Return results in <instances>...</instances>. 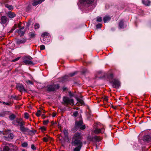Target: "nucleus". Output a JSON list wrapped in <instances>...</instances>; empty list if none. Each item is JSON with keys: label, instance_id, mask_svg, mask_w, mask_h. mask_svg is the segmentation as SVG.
<instances>
[{"label": "nucleus", "instance_id": "nucleus-24", "mask_svg": "<svg viewBox=\"0 0 151 151\" xmlns=\"http://www.w3.org/2000/svg\"><path fill=\"white\" fill-rule=\"evenodd\" d=\"M6 145L3 148V151H9V147L8 146V145H9V144L8 143H6Z\"/></svg>", "mask_w": 151, "mask_h": 151}, {"label": "nucleus", "instance_id": "nucleus-20", "mask_svg": "<svg viewBox=\"0 0 151 151\" xmlns=\"http://www.w3.org/2000/svg\"><path fill=\"white\" fill-rule=\"evenodd\" d=\"M143 4L146 6H149L150 5L151 2L149 0H142Z\"/></svg>", "mask_w": 151, "mask_h": 151}, {"label": "nucleus", "instance_id": "nucleus-29", "mask_svg": "<svg viewBox=\"0 0 151 151\" xmlns=\"http://www.w3.org/2000/svg\"><path fill=\"white\" fill-rule=\"evenodd\" d=\"M63 132L64 133V135L66 137L68 135V132L67 130L65 129H64L63 131Z\"/></svg>", "mask_w": 151, "mask_h": 151}, {"label": "nucleus", "instance_id": "nucleus-7", "mask_svg": "<svg viewBox=\"0 0 151 151\" xmlns=\"http://www.w3.org/2000/svg\"><path fill=\"white\" fill-rule=\"evenodd\" d=\"M59 87L58 84H51L47 86V90L49 92L53 91L58 89Z\"/></svg>", "mask_w": 151, "mask_h": 151}, {"label": "nucleus", "instance_id": "nucleus-56", "mask_svg": "<svg viewBox=\"0 0 151 151\" xmlns=\"http://www.w3.org/2000/svg\"><path fill=\"white\" fill-rule=\"evenodd\" d=\"M5 133H6L5 132H4V134L5 135Z\"/></svg>", "mask_w": 151, "mask_h": 151}, {"label": "nucleus", "instance_id": "nucleus-30", "mask_svg": "<svg viewBox=\"0 0 151 151\" xmlns=\"http://www.w3.org/2000/svg\"><path fill=\"white\" fill-rule=\"evenodd\" d=\"M102 26V24L101 23H99L96 25V27L97 29H100Z\"/></svg>", "mask_w": 151, "mask_h": 151}, {"label": "nucleus", "instance_id": "nucleus-47", "mask_svg": "<svg viewBox=\"0 0 151 151\" xmlns=\"http://www.w3.org/2000/svg\"><path fill=\"white\" fill-rule=\"evenodd\" d=\"M98 3H99V0H95V6H96V5H97V4Z\"/></svg>", "mask_w": 151, "mask_h": 151}, {"label": "nucleus", "instance_id": "nucleus-6", "mask_svg": "<svg viewBox=\"0 0 151 151\" xmlns=\"http://www.w3.org/2000/svg\"><path fill=\"white\" fill-rule=\"evenodd\" d=\"M94 0H80V4L83 6L87 7L91 6Z\"/></svg>", "mask_w": 151, "mask_h": 151}, {"label": "nucleus", "instance_id": "nucleus-34", "mask_svg": "<svg viewBox=\"0 0 151 151\" xmlns=\"http://www.w3.org/2000/svg\"><path fill=\"white\" fill-rule=\"evenodd\" d=\"M41 112V111L40 110L38 111L37 112L36 114V115L37 116H39L41 114H40Z\"/></svg>", "mask_w": 151, "mask_h": 151}, {"label": "nucleus", "instance_id": "nucleus-50", "mask_svg": "<svg viewBox=\"0 0 151 151\" xmlns=\"http://www.w3.org/2000/svg\"><path fill=\"white\" fill-rule=\"evenodd\" d=\"M6 104L7 105H10L11 103L6 102Z\"/></svg>", "mask_w": 151, "mask_h": 151}, {"label": "nucleus", "instance_id": "nucleus-21", "mask_svg": "<svg viewBox=\"0 0 151 151\" xmlns=\"http://www.w3.org/2000/svg\"><path fill=\"white\" fill-rule=\"evenodd\" d=\"M45 0H39L38 1H34L32 3V5L34 6H35L38 5L39 4H40L42 1H44Z\"/></svg>", "mask_w": 151, "mask_h": 151}, {"label": "nucleus", "instance_id": "nucleus-5", "mask_svg": "<svg viewBox=\"0 0 151 151\" xmlns=\"http://www.w3.org/2000/svg\"><path fill=\"white\" fill-rule=\"evenodd\" d=\"M63 104L66 106L70 104L73 105L74 104V101L73 99H70L67 97H64L63 98Z\"/></svg>", "mask_w": 151, "mask_h": 151}, {"label": "nucleus", "instance_id": "nucleus-19", "mask_svg": "<svg viewBox=\"0 0 151 151\" xmlns=\"http://www.w3.org/2000/svg\"><path fill=\"white\" fill-rule=\"evenodd\" d=\"M111 19V17L109 16H106L103 18V20L104 23H106L109 21Z\"/></svg>", "mask_w": 151, "mask_h": 151}, {"label": "nucleus", "instance_id": "nucleus-16", "mask_svg": "<svg viewBox=\"0 0 151 151\" xmlns=\"http://www.w3.org/2000/svg\"><path fill=\"white\" fill-rule=\"evenodd\" d=\"M16 88L19 91L21 92L23 91H26L23 86L21 84H17V85Z\"/></svg>", "mask_w": 151, "mask_h": 151}, {"label": "nucleus", "instance_id": "nucleus-52", "mask_svg": "<svg viewBox=\"0 0 151 151\" xmlns=\"http://www.w3.org/2000/svg\"><path fill=\"white\" fill-rule=\"evenodd\" d=\"M105 99V101H108V99H107V98H106V97L105 98V99Z\"/></svg>", "mask_w": 151, "mask_h": 151}, {"label": "nucleus", "instance_id": "nucleus-26", "mask_svg": "<svg viewBox=\"0 0 151 151\" xmlns=\"http://www.w3.org/2000/svg\"><path fill=\"white\" fill-rule=\"evenodd\" d=\"M16 116L13 114H12L9 116V118L11 120H14Z\"/></svg>", "mask_w": 151, "mask_h": 151}, {"label": "nucleus", "instance_id": "nucleus-14", "mask_svg": "<svg viewBox=\"0 0 151 151\" xmlns=\"http://www.w3.org/2000/svg\"><path fill=\"white\" fill-rule=\"evenodd\" d=\"M4 137L6 140L9 141L13 139L14 135L12 133H8L4 136Z\"/></svg>", "mask_w": 151, "mask_h": 151}, {"label": "nucleus", "instance_id": "nucleus-2", "mask_svg": "<svg viewBox=\"0 0 151 151\" xmlns=\"http://www.w3.org/2000/svg\"><path fill=\"white\" fill-rule=\"evenodd\" d=\"M113 77L112 74H110L108 78L109 83L111 84L113 88H119L120 86V83L117 79L113 78Z\"/></svg>", "mask_w": 151, "mask_h": 151}, {"label": "nucleus", "instance_id": "nucleus-22", "mask_svg": "<svg viewBox=\"0 0 151 151\" xmlns=\"http://www.w3.org/2000/svg\"><path fill=\"white\" fill-rule=\"evenodd\" d=\"M8 15L10 18H12L14 17L16 14L14 13L10 12L8 13Z\"/></svg>", "mask_w": 151, "mask_h": 151}, {"label": "nucleus", "instance_id": "nucleus-8", "mask_svg": "<svg viewBox=\"0 0 151 151\" xmlns=\"http://www.w3.org/2000/svg\"><path fill=\"white\" fill-rule=\"evenodd\" d=\"M25 124L24 122L22 124H21L20 127V130L23 133L25 134H28L32 131L30 130L27 127H25L24 126Z\"/></svg>", "mask_w": 151, "mask_h": 151}, {"label": "nucleus", "instance_id": "nucleus-1", "mask_svg": "<svg viewBox=\"0 0 151 151\" xmlns=\"http://www.w3.org/2000/svg\"><path fill=\"white\" fill-rule=\"evenodd\" d=\"M83 135L79 132H76L72 138L71 144L73 146H77L73 151H80L83 145Z\"/></svg>", "mask_w": 151, "mask_h": 151}, {"label": "nucleus", "instance_id": "nucleus-35", "mask_svg": "<svg viewBox=\"0 0 151 151\" xmlns=\"http://www.w3.org/2000/svg\"><path fill=\"white\" fill-rule=\"evenodd\" d=\"M28 144L26 142H24L22 143V146L23 147H26L27 146Z\"/></svg>", "mask_w": 151, "mask_h": 151}, {"label": "nucleus", "instance_id": "nucleus-9", "mask_svg": "<svg viewBox=\"0 0 151 151\" xmlns=\"http://www.w3.org/2000/svg\"><path fill=\"white\" fill-rule=\"evenodd\" d=\"M24 122L23 121L21 118H17L15 120H14L12 123L14 125L17 126H21V124H22Z\"/></svg>", "mask_w": 151, "mask_h": 151}, {"label": "nucleus", "instance_id": "nucleus-11", "mask_svg": "<svg viewBox=\"0 0 151 151\" xmlns=\"http://www.w3.org/2000/svg\"><path fill=\"white\" fill-rule=\"evenodd\" d=\"M32 58L30 56L25 57L24 60L23 62L26 65H31L33 62L31 61Z\"/></svg>", "mask_w": 151, "mask_h": 151}, {"label": "nucleus", "instance_id": "nucleus-42", "mask_svg": "<svg viewBox=\"0 0 151 151\" xmlns=\"http://www.w3.org/2000/svg\"><path fill=\"white\" fill-rule=\"evenodd\" d=\"M43 140L44 142H47L48 141V139L47 137H44L43 138Z\"/></svg>", "mask_w": 151, "mask_h": 151}, {"label": "nucleus", "instance_id": "nucleus-36", "mask_svg": "<svg viewBox=\"0 0 151 151\" xmlns=\"http://www.w3.org/2000/svg\"><path fill=\"white\" fill-rule=\"evenodd\" d=\"M17 27V25L15 24L14 27L10 31V32H12L13 30H14Z\"/></svg>", "mask_w": 151, "mask_h": 151}, {"label": "nucleus", "instance_id": "nucleus-49", "mask_svg": "<svg viewBox=\"0 0 151 151\" xmlns=\"http://www.w3.org/2000/svg\"><path fill=\"white\" fill-rule=\"evenodd\" d=\"M21 23H20V24H18V27L20 28V29L22 27H21Z\"/></svg>", "mask_w": 151, "mask_h": 151}, {"label": "nucleus", "instance_id": "nucleus-48", "mask_svg": "<svg viewBox=\"0 0 151 151\" xmlns=\"http://www.w3.org/2000/svg\"><path fill=\"white\" fill-rule=\"evenodd\" d=\"M27 83H30V84H32V82L31 81H30V80H28L27 81Z\"/></svg>", "mask_w": 151, "mask_h": 151}, {"label": "nucleus", "instance_id": "nucleus-38", "mask_svg": "<svg viewBox=\"0 0 151 151\" xmlns=\"http://www.w3.org/2000/svg\"><path fill=\"white\" fill-rule=\"evenodd\" d=\"M77 100L78 102H79L81 104H83V101L80 99H77Z\"/></svg>", "mask_w": 151, "mask_h": 151}, {"label": "nucleus", "instance_id": "nucleus-40", "mask_svg": "<svg viewBox=\"0 0 151 151\" xmlns=\"http://www.w3.org/2000/svg\"><path fill=\"white\" fill-rule=\"evenodd\" d=\"M78 114V112L77 111H75L73 113V115L74 116L76 117L77 116Z\"/></svg>", "mask_w": 151, "mask_h": 151}, {"label": "nucleus", "instance_id": "nucleus-39", "mask_svg": "<svg viewBox=\"0 0 151 151\" xmlns=\"http://www.w3.org/2000/svg\"><path fill=\"white\" fill-rule=\"evenodd\" d=\"M40 48L41 50H43L45 49V46L44 45H41L40 46Z\"/></svg>", "mask_w": 151, "mask_h": 151}, {"label": "nucleus", "instance_id": "nucleus-13", "mask_svg": "<svg viewBox=\"0 0 151 151\" xmlns=\"http://www.w3.org/2000/svg\"><path fill=\"white\" fill-rule=\"evenodd\" d=\"M143 140L145 142L149 143L151 142V136L149 135H145L143 137Z\"/></svg>", "mask_w": 151, "mask_h": 151}, {"label": "nucleus", "instance_id": "nucleus-43", "mask_svg": "<svg viewBox=\"0 0 151 151\" xmlns=\"http://www.w3.org/2000/svg\"><path fill=\"white\" fill-rule=\"evenodd\" d=\"M88 139L89 140H90V141H93V137H92L91 136H89L88 137Z\"/></svg>", "mask_w": 151, "mask_h": 151}, {"label": "nucleus", "instance_id": "nucleus-23", "mask_svg": "<svg viewBox=\"0 0 151 151\" xmlns=\"http://www.w3.org/2000/svg\"><path fill=\"white\" fill-rule=\"evenodd\" d=\"M24 28L23 27H22V28L19 29V30H17L16 31H17V32H18L19 35H20V36H23L24 35V33L23 31H21V29H23Z\"/></svg>", "mask_w": 151, "mask_h": 151}, {"label": "nucleus", "instance_id": "nucleus-55", "mask_svg": "<svg viewBox=\"0 0 151 151\" xmlns=\"http://www.w3.org/2000/svg\"><path fill=\"white\" fill-rule=\"evenodd\" d=\"M29 25V23H27V26H28Z\"/></svg>", "mask_w": 151, "mask_h": 151}, {"label": "nucleus", "instance_id": "nucleus-10", "mask_svg": "<svg viewBox=\"0 0 151 151\" xmlns=\"http://www.w3.org/2000/svg\"><path fill=\"white\" fill-rule=\"evenodd\" d=\"M76 73V72H75L72 73H70L69 76L65 75L62 78L61 80L62 82H64L69 80V76L72 77L74 76Z\"/></svg>", "mask_w": 151, "mask_h": 151}, {"label": "nucleus", "instance_id": "nucleus-4", "mask_svg": "<svg viewBox=\"0 0 151 151\" xmlns=\"http://www.w3.org/2000/svg\"><path fill=\"white\" fill-rule=\"evenodd\" d=\"M83 122L82 120L76 121L75 122V129L76 130L78 129L83 130L86 128L85 125H83Z\"/></svg>", "mask_w": 151, "mask_h": 151}, {"label": "nucleus", "instance_id": "nucleus-51", "mask_svg": "<svg viewBox=\"0 0 151 151\" xmlns=\"http://www.w3.org/2000/svg\"><path fill=\"white\" fill-rule=\"evenodd\" d=\"M56 115V114L55 113H53L52 114V117H55Z\"/></svg>", "mask_w": 151, "mask_h": 151}, {"label": "nucleus", "instance_id": "nucleus-46", "mask_svg": "<svg viewBox=\"0 0 151 151\" xmlns=\"http://www.w3.org/2000/svg\"><path fill=\"white\" fill-rule=\"evenodd\" d=\"M12 99H15L16 100H17L18 99V97L17 96H12Z\"/></svg>", "mask_w": 151, "mask_h": 151}, {"label": "nucleus", "instance_id": "nucleus-28", "mask_svg": "<svg viewBox=\"0 0 151 151\" xmlns=\"http://www.w3.org/2000/svg\"><path fill=\"white\" fill-rule=\"evenodd\" d=\"M49 33L47 32H45L43 33L41 35L42 37H46L49 36Z\"/></svg>", "mask_w": 151, "mask_h": 151}, {"label": "nucleus", "instance_id": "nucleus-18", "mask_svg": "<svg viewBox=\"0 0 151 151\" xmlns=\"http://www.w3.org/2000/svg\"><path fill=\"white\" fill-rule=\"evenodd\" d=\"M27 41V40L23 38L22 39H18L17 40V44H23Z\"/></svg>", "mask_w": 151, "mask_h": 151}, {"label": "nucleus", "instance_id": "nucleus-57", "mask_svg": "<svg viewBox=\"0 0 151 151\" xmlns=\"http://www.w3.org/2000/svg\"><path fill=\"white\" fill-rule=\"evenodd\" d=\"M1 132L0 131V134L1 133Z\"/></svg>", "mask_w": 151, "mask_h": 151}, {"label": "nucleus", "instance_id": "nucleus-53", "mask_svg": "<svg viewBox=\"0 0 151 151\" xmlns=\"http://www.w3.org/2000/svg\"><path fill=\"white\" fill-rule=\"evenodd\" d=\"M3 103L4 104H6V102H5L4 101H3Z\"/></svg>", "mask_w": 151, "mask_h": 151}, {"label": "nucleus", "instance_id": "nucleus-58", "mask_svg": "<svg viewBox=\"0 0 151 151\" xmlns=\"http://www.w3.org/2000/svg\"><path fill=\"white\" fill-rule=\"evenodd\" d=\"M1 103V101H0V103Z\"/></svg>", "mask_w": 151, "mask_h": 151}, {"label": "nucleus", "instance_id": "nucleus-15", "mask_svg": "<svg viewBox=\"0 0 151 151\" xmlns=\"http://www.w3.org/2000/svg\"><path fill=\"white\" fill-rule=\"evenodd\" d=\"M124 21L123 19L120 20L119 23V29H124L126 27V26L124 25Z\"/></svg>", "mask_w": 151, "mask_h": 151}, {"label": "nucleus", "instance_id": "nucleus-37", "mask_svg": "<svg viewBox=\"0 0 151 151\" xmlns=\"http://www.w3.org/2000/svg\"><path fill=\"white\" fill-rule=\"evenodd\" d=\"M20 58V57H17V58L14 59H13V60L12 61V62H16V61H17V60H18Z\"/></svg>", "mask_w": 151, "mask_h": 151}, {"label": "nucleus", "instance_id": "nucleus-54", "mask_svg": "<svg viewBox=\"0 0 151 151\" xmlns=\"http://www.w3.org/2000/svg\"><path fill=\"white\" fill-rule=\"evenodd\" d=\"M32 131L31 132H33V131L32 130ZM36 132V131L35 130L33 132Z\"/></svg>", "mask_w": 151, "mask_h": 151}, {"label": "nucleus", "instance_id": "nucleus-27", "mask_svg": "<svg viewBox=\"0 0 151 151\" xmlns=\"http://www.w3.org/2000/svg\"><path fill=\"white\" fill-rule=\"evenodd\" d=\"M29 36L30 37V38H33L36 35L35 32H30L29 34Z\"/></svg>", "mask_w": 151, "mask_h": 151}, {"label": "nucleus", "instance_id": "nucleus-45", "mask_svg": "<svg viewBox=\"0 0 151 151\" xmlns=\"http://www.w3.org/2000/svg\"><path fill=\"white\" fill-rule=\"evenodd\" d=\"M31 148L33 150H35L36 149V147H35L34 145H32L31 146Z\"/></svg>", "mask_w": 151, "mask_h": 151}, {"label": "nucleus", "instance_id": "nucleus-3", "mask_svg": "<svg viewBox=\"0 0 151 151\" xmlns=\"http://www.w3.org/2000/svg\"><path fill=\"white\" fill-rule=\"evenodd\" d=\"M105 129L103 125L100 122H95V134H102L104 133Z\"/></svg>", "mask_w": 151, "mask_h": 151}, {"label": "nucleus", "instance_id": "nucleus-41", "mask_svg": "<svg viewBox=\"0 0 151 151\" xmlns=\"http://www.w3.org/2000/svg\"><path fill=\"white\" fill-rule=\"evenodd\" d=\"M42 131H44L46 129V128L45 127H41L40 128Z\"/></svg>", "mask_w": 151, "mask_h": 151}, {"label": "nucleus", "instance_id": "nucleus-31", "mask_svg": "<svg viewBox=\"0 0 151 151\" xmlns=\"http://www.w3.org/2000/svg\"><path fill=\"white\" fill-rule=\"evenodd\" d=\"M24 117L25 119H27L29 117V114L27 113H25L24 114Z\"/></svg>", "mask_w": 151, "mask_h": 151}, {"label": "nucleus", "instance_id": "nucleus-44", "mask_svg": "<svg viewBox=\"0 0 151 151\" xmlns=\"http://www.w3.org/2000/svg\"><path fill=\"white\" fill-rule=\"evenodd\" d=\"M49 122L48 120H45L43 121V124L44 125H47Z\"/></svg>", "mask_w": 151, "mask_h": 151}, {"label": "nucleus", "instance_id": "nucleus-17", "mask_svg": "<svg viewBox=\"0 0 151 151\" xmlns=\"http://www.w3.org/2000/svg\"><path fill=\"white\" fill-rule=\"evenodd\" d=\"M7 18L5 16H2L0 19V23L2 24H5L7 21Z\"/></svg>", "mask_w": 151, "mask_h": 151}, {"label": "nucleus", "instance_id": "nucleus-25", "mask_svg": "<svg viewBox=\"0 0 151 151\" xmlns=\"http://www.w3.org/2000/svg\"><path fill=\"white\" fill-rule=\"evenodd\" d=\"M5 5L7 8L10 10H12L13 9V6L12 5L6 4Z\"/></svg>", "mask_w": 151, "mask_h": 151}, {"label": "nucleus", "instance_id": "nucleus-12", "mask_svg": "<svg viewBox=\"0 0 151 151\" xmlns=\"http://www.w3.org/2000/svg\"><path fill=\"white\" fill-rule=\"evenodd\" d=\"M101 139L102 138L100 136L95 135V145L97 149L98 148V146L100 144Z\"/></svg>", "mask_w": 151, "mask_h": 151}, {"label": "nucleus", "instance_id": "nucleus-33", "mask_svg": "<svg viewBox=\"0 0 151 151\" xmlns=\"http://www.w3.org/2000/svg\"><path fill=\"white\" fill-rule=\"evenodd\" d=\"M35 29H38L40 27V25L37 23H36L34 26Z\"/></svg>", "mask_w": 151, "mask_h": 151}, {"label": "nucleus", "instance_id": "nucleus-32", "mask_svg": "<svg viewBox=\"0 0 151 151\" xmlns=\"http://www.w3.org/2000/svg\"><path fill=\"white\" fill-rule=\"evenodd\" d=\"M102 20V18L101 17H97L96 18V21L98 22H101Z\"/></svg>", "mask_w": 151, "mask_h": 151}]
</instances>
